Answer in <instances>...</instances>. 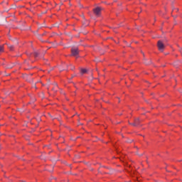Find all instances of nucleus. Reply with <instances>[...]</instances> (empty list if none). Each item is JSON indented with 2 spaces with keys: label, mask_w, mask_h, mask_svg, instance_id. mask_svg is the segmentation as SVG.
<instances>
[{
  "label": "nucleus",
  "mask_w": 182,
  "mask_h": 182,
  "mask_svg": "<svg viewBox=\"0 0 182 182\" xmlns=\"http://www.w3.org/2000/svg\"><path fill=\"white\" fill-rule=\"evenodd\" d=\"M157 46L160 52H164V48H166V46H164V43H163V41H159L157 43Z\"/></svg>",
  "instance_id": "f257e3e1"
},
{
  "label": "nucleus",
  "mask_w": 182,
  "mask_h": 182,
  "mask_svg": "<svg viewBox=\"0 0 182 182\" xmlns=\"http://www.w3.org/2000/svg\"><path fill=\"white\" fill-rule=\"evenodd\" d=\"M141 122L140 118H136L134 119V123H129V124H131V126H134V127H137V126H141Z\"/></svg>",
  "instance_id": "f03ea898"
},
{
  "label": "nucleus",
  "mask_w": 182,
  "mask_h": 182,
  "mask_svg": "<svg viewBox=\"0 0 182 182\" xmlns=\"http://www.w3.org/2000/svg\"><path fill=\"white\" fill-rule=\"evenodd\" d=\"M72 56H77L79 55V49L77 48H71Z\"/></svg>",
  "instance_id": "7ed1b4c3"
},
{
  "label": "nucleus",
  "mask_w": 182,
  "mask_h": 182,
  "mask_svg": "<svg viewBox=\"0 0 182 182\" xmlns=\"http://www.w3.org/2000/svg\"><path fill=\"white\" fill-rule=\"evenodd\" d=\"M93 11H94V14H95L97 15V16H99V15H100L102 9H100V7H97V8L94 9Z\"/></svg>",
  "instance_id": "20e7f679"
},
{
  "label": "nucleus",
  "mask_w": 182,
  "mask_h": 182,
  "mask_svg": "<svg viewBox=\"0 0 182 182\" xmlns=\"http://www.w3.org/2000/svg\"><path fill=\"white\" fill-rule=\"evenodd\" d=\"M86 72H87V70H86V69H85V68L81 69V73H82V75L86 73Z\"/></svg>",
  "instance_id": "39448f33"
},
{
  "label": "nucleus",
  "mask_w": 182,
  "mask_h": 182,
  "mask_svg": "<svg viewBox=\"0 0 182 182\" xmlns=\"http://www.w3.org/2000/svg\"><path fill=\"white\" fill-rule=\"evenodd\" d=\"M4 52V46H0V53H2Z\"/></svg>",
  "instance_id": "423d86ee"
},
{
  "label": "nucleus",
  "mask_w": 182,
  "mask_h": 182,
  "mask_svg": "<svg viewBox=\"0 0 182 182\" xmlns=\"http://www.w3.org/2000/svg\"><path fill=\"white\" fill-rule=\"evenodd\" d=\"M57 87H58V84H55L53 90H54V92H56L58 90Z\"/></svg>",
  "instance_id": "0eeeda50"
},
{
  "label": "nucleus",
  "mask_w": 182,
  "mask_h": 182,
  "mask_svg": "<svg viewBox=\"0 0 182 182\" xmlns=\"http://www.w3.org/2000/svg\"><path fill=\"white\" fill-rule=\"evenodd\" d=\"M9 48L11 50H14V46H11V45H9Z\"/></svg>",
  "instance_id": "6e6552de"
},
{
  "label": "nucleus",
  "mask_w": 182,
  "mask_h": 182,
  "mask_svg": "<svg viewBox=\"0 0 182 182\" xmlns=\"http://www.w3.org/2000/svg\"><path fill=\"white\" fill-rule=\"evenodd\" d=\"M38 55H39V54H38V53H34L35 58H38Z\"/></svg>",
  "instance_id": "1a4fd4ad"
},
{
  "label": "nucleus",
  "mask_w": 182,
  "mask_h": 182,
  "mask_svg": "<svg viewBox=\"0 0 182 182\" xmlns=\"http://www.w3.org/2000/svg\"><path fill=\"white\" fill-rule=\"evenodd\" d=\"M146 65H150V63H146Z\"/></svg>",
  "instance_id": "9d476101"
},
{
  "label": "nucleus",
  "mask_w": 182,
  "mask_h": 182,
  "mask_svg": "<svg viewBox=\"0 0 182 182\" xmlns=\"http://www.w3.org/2000/svg\"><path fill=\"white\" fill-rule=\"evenodd\" d=\"M72 70H73V69H75V67H72V68H71Z\"/></svg>",
  "instance_id": "9b49d317"
},
{
  "label": "nucleus",
  "mask_w": 182,
  "mask_h": 182,
  "mask_svg": "<svg viewBox=\"0 0 182 182\" xmlns=\"http://www.w3.org/2000/svg\"><path fill=\"white\" fill-rule=\"evenodd\" d=\"M9 69L12 68V67H9Z\"/></svg>",
  "instance_id": "f8f14e48"
}]
</instances>
